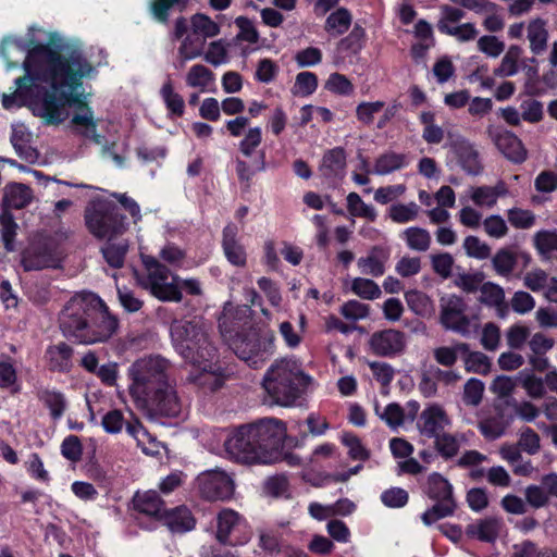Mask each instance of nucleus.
Instances as JSON below:
<instances>
[{
  "instance_id": "obj_1",
  "label": "nucleus",
  "mask_w": 557,
  "mask_h": 557,
  "mask_svg": "<svg viewBox=\"0 0 557 557\" xmlns=\"http://www.w3.org/2000/svg\"><path fill=\"white\" fill-rule=\"evenodd\" d=\"M35 32H42L36 26L28 28V38H5L0 47V54L7 67L14 69L24 58L23 77L14 81L15 90L2 95V106L7 110L30 109L46 124L58 125L70 116V108L81 103L82 81L91 78L97 73L96 64L79 49L63 50V39L59 34H49L48 44L37 42Z\"/></svg>"
},
{
  "instance_id": "obj_2",
  "label": "nucleus",
  "mask_w": 557,
  "mask_h": 557,
  "mask_svg": "<svg viewBox=\"0 0 557 557\" xmlns=\"http://www.w3.org/2000/svg\"><path fill=\"white\" fill-rule=\"evenodd\" d=\"M170 371L171 362L160 355L143 356L128 367V393L137 408L169 418L184 414Z\"/></svg>"
},
{
  "instance_id": "obj_3",
  "label": "nucleus",
  "mask_w": 557,
  "mask_h": 557,
  "mask_svg": "<svg viewBox=\"0 0 557 557\" xmlns=\"http://www.w3.org/2000/svg\"><path fill=\"white\" fill-rule=\"evenodd\" d=\"M171 337L175 350L193 366L187 376L189 384L205 395L223 387L226 374L200 319L175 320L171 325Z\"/></svg>"
},
{
  "instance_id": "obj_4",
  "label": "nucleus",
  "mask_w": 557,
  "mask_h": 557,
  "mask_svg": "<svg viewBox=\"0 0 557 557\" xmlns=\"http://www.w3.org/2000/svg\"><path fill=\"white\" fill-rule=\"evenodd\" d=\"M286 425L275 418H264L228 430L223 449L216 454L240 465H272L280 459Z\"/></svg>"
},
{
  "instance_id": "obj_5",
  "label": "nucleus",
  "mask_w": 557,
  "mask_h": 557,
  "mask_svg": "<svg viewBox=\"0 0 557 557\" xmlns=\"http://www.w3.org/2000/svg\"><path fill=\"white\" fill-rule=\"evenodd\" d=\"M60 329L67 338L84 345L103 343L116 332L119 322L94 293L72 297L62 310Z\"/></svg>"
},
{
  "instance_id": "obj_6",
  "label": "nucleus",
  "mask_w": 557,
  "mask_h": 557,
  "mask_svg": "<svg viewBox=\"0 0 557 557\" xmlns=\"http://www.w3.org/2000/svg\"><path fill=\"white\" fill-rule=\"evenodd\" d=\"M313 386V379L305 373L301 362L296 358L275 360L262 379V387L270 403L282 407L294 406Z\"/></svg>"
},
{
  "instance_id": "obj_7",
  "label": "nucleus",
  "mask_w": 557,
  "mask_h": 557,
  "mask_svg": "<svg viewBox=\"0 0 557 557\" xmlns=\"http://www.w3.org/2000/svg\"><path fill=\"white\" fill-rule=\"evenodd\" d=\"M231 318V311L225 308L219 320V326L223 337L230 342V347L240 359L257 366L259 361H263L273 354L275 337L272 332L243 336L236 331V325H230Z\"/></svg>"
},
{
  "instance_id": "obj_8",
  "label": "nucleus",
  "mask_w": 557,
  "mask_h": 557,
  "mask_svg": "<svg viewBox=\"0 0 557 557\" xmlns=\"http://www.w3.org/2000/svg\"><path fill=\"white\" fill-rule=\"evenodd\" d=\"M145 273L137 276L141 287L161 301H181L180 277L154 257H143Z\"/></svg>"
},
{
  "instance_id": "obj_9",
  "label": "nucleus",
  "mask_w": 557,
  "mask_h": 557,
  "mask_svg": "<svg viewBox=\"0 0 557 557\" xmlns=\"http://www.w3.org/2000/svg\"><path fill=\"white\" fill-rule=\"evenodd\" d=\"M85 223L88 231L99 239L114 240L128 228L126 218L119 213L112 203L97 200L85 210Z\"/></svg>"
},
{
  "instance_id": "obj_10",
  "label": "nucleus",
  "mask_w": 557,
  "mask_h": 557,
  "mask_svg": "<svg viewBox=\"0 0 557 557\" xmlns=\"http://www.w3.org/2000/svg\"><path fill=\"white\" fill-rule=\"evenodd\" d=\"M467 304L455 294L443 295L440 299V322L445 330L462 336H470L479 329L474 318L467 315Z\"/></svg>"
},
{
  "instance_id": "obj_11",
  "label": "nucleus",
  "mask_w": 557,
  "mask_h": 557,
  "mask_svg": "<svg viewBox=\"0 0 557 557\" xmlns=\"http://www.w3.org/2000/svg\"><path fill=\"white\" fill-rule=\"evenodd\" d=\"M199 494L208 500H227L235 492L232 474L221 468L206 470L196 478Z\"/></svg>"
},
{
  "instance_id": "obj_12",
  "label": "nucleus",
  "mask_w": 557,
  "mask_h": 557,
  "mask_svg": "<svg viewBox=\"0 0 557 557\" xmlns=\"http://www.w3.org/2000/svg\"><path fill=\"white\" fill-rule=\"evenodd\" d=\"M372 354L380 357H395L401 355L407 347V336L395 329L374 332L368 342Z\"/></svg>"
},
{
  "instance_id": "obj_13",
  "label": "nucleus",
  "mask_w": 557,
  "mask_h": 557,
  "mask_svg": "<svg viewBox=\"0 0 557 557\" xmlns=\"http://www.w3.org/2000/svg\"><path fill=\"white\" fill-rule=\"evenodd\" d=\"M246 523L240 516L233 509H223L218 515L216 540L221 544L243 545L249 540V534H244L242 539L233 537L236 532H244Z\"/></svg>"
},
{
  "instance_id": "obj_14",
  "label": "nucleus",
  "mask_w": 557,
  "mask_h": 557,
  "mask_svg": "<svg viewBox=\"0 0 557 557\" xmlns=\"http://www.w3.org/2000/svg\"><path fill=\"white\" fill-rule=\"evenodd\" d=\"M449 148L467 174L475 176L482 172L479 152L469 140L458 136L449 143Z\"/></svg>"
},
{
  "instance_id": "obj_15",
  "label": "nucleus",
  "mask_w": 557,
  "mask_h": 557,
  "mask_svg": "<svg viewBox=\"0 0 557 557\" xmlns=\"http://www.w3.org/2000/svg\"><path fill=\"white\" fill-rule=\"evenodd\" d=\"M450 425V419L440 405L428 406L420 414L418 428L422 435L437 437Z\"/></svg>"
},
{
  "instance_id": "obj_16",
  "label": "nucleus",
  "mask_w": 557,
  "mask_h": 557,
  "mask_svg": "<svg viewBox=\"0 0 557 557\" xmlns=\"http://www.w3.org/2000/svg\"><path fill=\"white\" fill-rule=\"evenodd\" d=\"M509 194L505 182L498 181L494 186H471L466 191V197L478 208L492 209L502 197Z\"/></svg>"
},
{
  "instance_id": "obj_17",
  "label": "nucleus",
  "mask_w": 557,
  "mask_h": 557,
  "mask_svg": "<svg viewBox=\"0 0 557 557\" xmlns=\"http://www.w3.org/2000/svg\"><path fill=\"white\" fill-rule=\"evenodd\" d=\"M319 172L332 184L343 180L346 172V153L342 147L327 150L321 160Z\"/></svg>"
},
{
  "instance_id": "obj_18",
  "label": "nucleus",
  "mask_w": 557,
  "mask_h": 557,
  "mask_svg": "<svg viewBox=\"0 0 557 557\" xmlns=\"http://www.w3.org/2000/svg\"><path fill=\"white\" fill-rule=\"evenodd\" d=\"M21 263L25 271H38L58 267L59 258L48 246H32L23 252Z\"/></svg>"
},
{
  "instance_id": "obj_19",
  "label": "nucleus",
  "mask_w": 557,
  "mask_h": 557,
  "mask_svg": "<svg viewBox=\"0 0 557 557\" xmlns=\"http://www.w3.org/2000/svg\"><path fill=\"white\" fill-rule=\"evenodd\" d=\"M238 227L230 223L223 230L222 248L226 260L235 267H245L247 253L245 247L238 240Z\"/></svg>"
},
{
  "instance_id": "obj_20",
  "label": "nucleus",
  "mask_w": 557,
  "mask_h": 557,
  "mask_svg": "<svg viewBox=\"0 0 557 557\" xmlns=\"http://www.w3.org/2000/svg\"><path fill=\"white\" fill-rule=\"evenodd\" d=\"M490 134L498 150L510 161L521 163L525 160L527 150L521 140L509 131H498Z\"/></svg>"
},
{
  "instance_id": "obj_21",
  "label": "nucleus",
  "mask_w": 557,
  "mask_h": 557,
  "mask_svg": "<svg viewBox=\"0 0 557 557\" xmlns=\"http://www.w3.org/2000/svg\"><path fill=\"white\" fill-rule=\"evenodd\" d=\"M172 533H186L195 529L196 519L186 506L165 510L160 519Z\"/></svg>"
},
{
  "instance_id": "obj_22",
  "label": "nucleus",
  "mask_w": 557,
  "mask_h": 557,
  "mask_svg": "<svg viewBox=\"0 0 557 557\" xmlns=\"http://www.w3.org/2000/svg\"><path fill=\"white\" fill-rule=\"evenodd\" d=\"M185 83L199 92H211L215 87V75L203 64H194L186 73Z\"/></svg>"
},
{
  "instance_id": "obj_23",
  "label": "nucleus",
  "mask_w": 557,
  "mask_h": 557,
  "mask_svg": "<svg viewBox=\"0 0 557 557\" xmlns=\"http://www.w3.org/2000/svg\"><path fill=\"white\" fill-rule=\"evenodd\" d=\"M133 503L137 511L153 517L157 520H160L165 511L163 500L159 494L152 490L136 493Z\"/></svg>"
},
{
  "instance_id": "obj_24",
  "label": "nucleus",
  "mask_w": 557,
  "mask_h": 557,
  "mask_svg": "<svg viewBox=\"0 0 557 557\" xmlns=\"http://www.w3.org/2000/svg\"><path fill=\"white\" fill-rule=\"evenodd\" d=\"M500 527L499 519L485 518L470 523L466 529V534L471 539L491 543L498 537Z\"/></svg>"
},
{
  "instance_id": "obj_25",
  "label": "nucleus",
  "mask_w": 557,
  "mask_h": 557,
  "mask_svg": "<svg viewBox=\"0 0 557 557\" xmlns=\"http://www.w3.org/2000/svg\"><path fill=\"white\" fill-rule=\"evenodd\" d=\"M388 252L382 247L372 248L366 257L359 258L357 265L362 274L381 276L385 272Z\"/></svg>"
},
{
  "instance_id": "obj_26",
  "label": "nucleus",
  "mask_w": 557,
  "mask_h": 557,
  "mask_svg": "<svg viewBox=\"0 0 557 557\" xmlns=\"http://www.w3.org/2000/svg\"><path fill=\"white\" fill-rule=\"evenodd\" d=\"M527 37L533 54L540 55L544 53L547 49L549 37L546 21L540 17L531 20L527 26Z\"/></svg>"
},
{
  "instance_id": "obj_27",
  "label": "nucleus",
  "mask_w": 557,
  "mask_h": 557,
  "mask_svg": "<svg viewBox=\"0 0 557 557\" xmlns=\"http://www.w3.org/2000/svg\"><path fill=\"white\" fill-rule=\"evenodd\" d=\"M480 302L494 307L497 311L498 317L506 318L508 308L505 302V293L504 289L494 283L487 282L481 285L480 287Z\"/></svg>"
},
{
  "instance_id": "obj_28",
  "label": "nucleus",
  "mask_w": 557,
  "mask_h": 557,
  "mask_svg": "<svg viewBox=\"0 0 557 557\" xmlns=\"http://www.w3.org/2000/svg\"><path fill=\"white\" fill-rule=\"evenodd\" d=\"M408 164L409 159L405 153L387 151L375 159L374 166L372 168V174L381 176L388 175L406 168Z\"/></svg>"
},
{
  "instance_id": "obj_29",
  "label": "nucleus",
  "mask_w": 557,
  "mask_h": 557,
  "mask_svg": "<svg viewBox=\"0 0 557 557\" xmlns=\"http://www.w3.org/2000/svg\"><path fill=\"white\" fill-rule=\"evenodd\" d=\"M73 349L65 343L49 346L46 350V358L53 371L67 372L72 368Z\"/></svg>"
},
{
  "instance_id": "obj_30",
  "label": "nucleus",
  "mask_w": 557,
  "mask_h": 557,
  "mask_svg": "<svg viewBox=\"0 0 557 557\" xmlns=\"http://www.w3.org/2000/svg\"><path fill=\"white\" fill-rule=\"evenodd\" d=\"M160 97L171 116H182L185 112V101L183 97L175 91L173 81L170 76L163 82L160 88Z\"/></svg>"
},
{
  "instance_id": "obj_31",
  "label": "nucleus",
  "mask_w": 557,
  "mask_h": 557,
  "mask_svg": "<svg viewBox=\"0 0 557 557\" xmlns=\"http://www.w3.org/2000/svg\"><path fill=\"white\" fill-rule=\"evenodd\" d=\"M126 431L136 440L144 454L156 456L160 453L161 444L141 424L127 423Z\"/></svg>"
},
{
  "instance_id": "obj_32",
  "label": "nucleus",
  "mask_w": 557,
  "mask_h": 557,
  "mask_svg": "<svg viewBox=\"0 0 557 557\" xmlns=\"http://www.w3.org/2000/svg\"><path fill=\"white\" fill-rule=\"evenodd\" d=\"M33 198L32 190L24 184H10L4 188L3 203L10 209H22L26 207Z\"/></svg>"
},
{
  "instance_id": "obj_33",
  "label": "nucleus",
  "mask_w": 557,
  "mask_h": 557,
  "mask_svg": "<svg viewBox=\"0 0 557 557\" xmlns=\"http://www.w3.org/2000/svg\"><path fill=\"white\" fill-rule=\"evenodd\" d=\"M38 399L49 409L53 420H59L66 408V400L61 392L55 389H41L37 394Z\"/></svg>"
},
{
  "instance_id": "obj_34",
  "label": "nucleus",
  "mask_w": 557,
  "mask_h": 557,
  "mask_svg": "<svg viewBox=\"0 0 557 557\" xmlns=\"http://www.w3.org/2000/svg\"><path fill=\"white\" fill-rule=\"evenodd\" d=\"M516 380L531 398H541L544 396L545 380L536 376L532 370H521Z\"/></svg>"
},
{
  "instance_id": "obj_35",
  "label": "nucleus",
  "mask_w": 557,
  "mask_h": 557,
  "mask_svg": "<svg viewBox=\"0 0 557 557\" xmlns=\"http://www.w3.org/2000/svg\"><path fill=\"white\" fill-rule=\"evenodd\" d=\"M419 120L423 125L422 138L431 145H437L444 139V129L435 124V114L432 111H422Z\"/></svg>"
},
{
  "instance_id": "obj_36",
  "label": "nucleus",
  "mask_w": 557,
  "mask_h": 557,
  "mask_svg": "<svg viewBox=\"0 0 557 557\" xmlns=\"http://www.w3.org/2000/svg\"><path fill=\"white\" fill-rule=\"evenodd\" d=\"M127 250L128 244L125 239H120L116 243H113V240L108 242V244L101 248L107 263L114 269L123 267Z\"/></svg>"
},
{
  "instance_id": "obj_37",
  "label": "nucleus",
  "mask_w": 557,
  "mask_h": 557,
  "mask_svg": "<svg viewBox=\"0 0 557 557\" xmlns=\"http://www.w3.org/2000/svg\"><path fill=\"white\" fill-rule=\"evenodd\" d=\"M72 123L84 136L94 138L97 143L100 141L96 134V122L90 108L81 107L79 112L74 114Z\"/></svg>"
},
{
  "instance_id": "obj_38",
  "label": "nucleus",
  "mask_w": 557,
  "mask_h": 557,
  "mask_svg": "<svg viewBox=\"0 0 557 557\" xmlns=\"http://www.w3.org/2000/svg\"><path fill=\"white\" fill-rule=\"evenodd\" d=\"M374 411L393 430L398 429L405 422L404 409L396 403H391L384 407L375 404Z\"/></svg>"
},
{
  "instance_id": "obj_39",
  "label": "nucleus",
  "mask_w": 557,
  "mask_h": 557,
  "mask_svg": "<svg viewBox=\"0 0 557 557\" xmlns=\"http://www.w3.org/2000/svg\"><path fill=\"white\" fill-rule=\"evenodd\" d=\"M437 503L424 511L421 519L425 525H431L440 519L449 517L454 513L456 504L454 498L436 499Z\"/></svg>"
},
{
  "instance_id": "obj_40",
  "label": "nucleus",
  "mask_w": 557,
  "mask_h": 557,
  "mask_svg": "<svg viewBox=\"0 0 557 557\" xmlns=\"http://www.w3.org/2000/svg\"><path fill=\"white\" fill-rule=\"evenodd\" d=\"M205 40L193 33L182 41L178 48V58L183 66L187 61L200 57L203 52Z\"/></svg>"
},
{
  "instance_id": "obj_41",
  "label": "nucleus",
  "mask_w": 557,
  "mask_h": 557,
  "mask_svg": "<svg viewBox=\"0 0 557 557\" xmlns=\"http://www.w3.org/2000/svg\"><path fill=\"white\" fill-rule=\"evenodd\" d=\"M522 49L519 46H510L502 59L499 66L495 70V75L499 77H510L518 73V62L521 58Z\"/></svg>"
},
{
  "instance_id": "obj_42",
  "label": "nucleus",
  "mask_w": 557,
  "mask_h": 557,
  "mask_svg": "<svg viewBox=\"0 0 557 557\" xmlns=\"http://www.w3.org/2000/svg\"><path fill=\"white\" fill-rule=\"evenodd\" d=\"M348 212L352 216L364 218L373 222L377 212L371 205L366 203L357 193H349L346 197Z\"/></svg>"
},
{
  "instance_id": "obj_43",
  "label": "nucleus",
  "mask_w": 557,
  "mask_h": 557,
  "mask_svg": "<svg viewBox=\"0 0 557 557\" xmlns=\"http://www.w3.org/2000/svg\"><path fill=\"white\" fill-rule=\"evenodd\" d=\"M193 33L206 41L220 33V25L208 15L197 13L191 17Z\"/></svg>"
},
{
  "instance_id": "obj_44",
  "label": "nucleus",
  "mask_w": 557,
  "mask_h": 557,
  "mask_svg": "<svg viewBox=\"0 0 557 557\" xmlns=\"http://www.w3.org/2000/svg\"><path fill=\"white\" fill-rule=\"evenodd\" d=\"M420 212V207L414 202L395 203L388 209L389 219L398 224L409 223L414 221Z\"/></svg>"
},
{
  "instance_id": "obj_45",
  "label": "nucleus",
  "mask_w": 557,
  "mask_h": 557,
  "mask_svg": "<svg viewBox=\"0 0 557 557\" xmlns=\"http://www.w3.org/2000/svg\"><path fill=\"white\" fill-rule=\"evenodd\" d=\"M405 299L410 310L418 315L424 317L433 312L434 307L431 298L422 292L409 290L405 294Z\"/></svg>"
},
{
  "instance_id": "obj_46",
  "label": "nucleus",
  "mask_w": 557,
  "mask_h": 557,
  "mask_svg": "<svg viewBox=\"0 0 557 557\" xmlns=\"http://www.w3.org/2000/svg\"><path fill=\"white\" fill-rule=\"evenodd\" d=\"M469 345L467 343H458L454 346H442L433 350L435 361L443 367H453L459 352H467Z\"/></svg>"
},
{
  "instance_id": "obj_47",
  "label": "nucleus",
  "mask_w": 557,
  "mask_h": 557,
  "mask_svg": "<svg viewBox=\"0 0 557 557\" xmlns=\"http://www.w3.org/2000/svg\"><path fill=\"white\" fill-rule=\"evenodd\" d=\"M401 237L410 249L417 251L428 250L431 244L430 233L421 227H409L403 232Z\"/></svg>"
},
{
  "instance_id": "obj_48",
  "label": "nucleus",
  "mask_w": 557,
  "mask_h": 557,
  "mask_svg": "<svg viewBox=\"0 0 557 557\" xmlns=\"http://www.w3.org/2000/svg\"><path fill=\"white\" fill-rule=\"evenodd\" d=\"M428 495L433 499L453 498L451 484L441 474L432 473L428 479Z\"/></svg>"
},
{
  "instance_id": "obj_49",
  "label": "nucleus",
  "mask_w": 557,
  "mask_h": 557,
  "mask_svg": "<svg viewBox=\"0 0 557 557\" xmlns=\"http://www.w3.org/2000/svg\"><path fill=\"white\" fill-rule=\"evenodd\" d=\"M364 41L366 30L361 26L355 25L349 35L338 42V50L349 54H357L362 50Z\"/></svg>"
},
{
  "instance_id": "obj_50",
  "label": "nucleus",
  "mask_w": 557,
  "mask_h": 557,
  "mask_svg": "<svg viewBox=\"0 0 557 557\" xmlns=\"http://www.w3.org/2000/svg\"><path fill=\"white\" fill-rule=\"evenodd\" d=\"M465 369L469 373L487 374L491 370L490 358L481 351L462 352Z\"/></svg>"
},
{
  "instance_id": "obj_51",
  "label": "nucleus",
  "mask_w": 557,
  "mask_h": 557,
  "mask_svg": "<svg viewBox=\"0 0 557 557\" xmlns=\"http://www.w3.org/2000/svg\"><path fill=\"white\" fill-rule=\"evenodd\" d=\"M463 441V435L442 433L435 437V445L443 457L451 458L457 455Z\"/></svg>"
},
{
  "instance_id": "obj_52",
  "label": "nucleus",
  "mask_w": 557,
  "mask_h": 557,
  "mask_svg": "<svg viewBox=\"0 0 557 557\" xmlns=\"http://www.w3.org/2000/svg\"><path fill=\"white\" fill-rule=\"evenodd\" d=\"M351 24V16L345 9H338L330 14L325 22V29L332 36L344 34Z\"/></svg>"
},
{
  "instance_id": "obj_53",
  "label": "nucleus",
  "mask_w": 557,
  "mask_h": 557,
  "mask_svg": "<svg viewBox=\"0 0 557 557\" xmlns=\"http://www.w3.org/2000/svg\"><path fill=\"white\" fill-rule=\"evenodd\" d=\"M534 244L540 255L548 259L553 252L557 251V230L539 231L534 235Z\"/></svg>"
},
{
  "instance_id": "obj_54",
  "label": "nucleus",
  "mask_w": 557,
  "mask_h": 557,
  "mask_svg": "<svg viewBox=\"0 0 557 557\" xmlns=\"http://www.w3.org/2000/svg\"><path fill=\"white\" fill-rule=\"evenodd\" d=\"M341 314L350 322L364 320L370 314V307L358 300H348L339 308Z\"/></svg>"
},
{
  "instance_id": "obj_55",
  "label": "nucleus",
  "mask_w": 557,
  "mask_h": 557,
  "mask_svg": "<svg viewBox=\"0 0 557 557\" xmlns=\"http://www.w3.org/2000/svg\"><path fill=\"white\" fill-rule=\"evenodd\" d=\"M351 290L357 296L369 300L376 299L381 295L380 286L374 281L363 277L352 280Z\"/></svg>"
},
{
  "instance_id": "obj_56",
  "label": "nucleus",
  "mask_w": 557,
  "mask_h": 557,
  "mask_svg": "<svg viewBox=\"0 0 557 557\" xmlns=\"http://www.w3.org/2000/svg\"><path fill=\"white\" fill-rule=\"evenodd\" d=\"M318 87V77L312 72H300L297 74L293 87V94L307 97L312 95Z\"/></svg>"
},
{
  "instance_id": "obj_57",
  "label": "nucleus",
  "mask_w": 557,
  "mask_h": 557,
  "mask_svg": "<svg viewBox=\"0 0 557 557\" xmlns=\"http://www.w3.org/2000/svg\"><path fill=\"white\" fill-rule=\"evenodd\" d=\"M484 393V383L475 377L469 379L463 386L462 400L466 405L476 407Z\"/></svg>"
},
{
  "instance_id": "obj_58",
  "label": "nucleus",
  "mask_w": 557,
  "mask_h": 557,
  "mask_svg": "<svg viewBox=\"0 0 557 557\" xmlns=\"http://www.w3.org/2000/svg\"><path fill=\"white\" fill-rule=\"evenodd\" d=\"M500 329L493 322L485 323L481 331L480 343L487 351H495L500 346Z\"/></svg>"
},
{
  "instance_id": "obj_59",
  "label": "nucleus",
  "mask_w": 557,
  "mask_h": 557,
  "mask_svg": "<svg viewBox=\"0 0 557 557\" xmlns=\"http://www.w3.org/2000/svg\"><path fill=\"white\" fill-rule=\"evenodd\" d=\"M187 0H153L150 9L153 17L159 22H166L170 10L174 8L184 9Z\"/></svg>"
},
{
  "instance_id": "obj_60",
  "label": "nucleus",
  "mask_w": 557,
  "mask_h": 557,
  "mask_svg": "<svg viewBox=\"0 0 557 557\" xmlns=\"http://www.w3.org/2000/svg\"><path fill=\"white\" fill-rule=\"evenodd\" d=\"M495 271L503 276L509 275L516 265V255L507 249H500L496 252L493 260Z\"/></svg>"
},
{
  "instance_id": "obj_61",
  "label": "nucleus",
  "mask_w": 557,
  "mask_h": 557,
  "mask_svg": "<svg viewBox=\"0 0 557 557\" xmlns=\"http://www.w3.org/2000/svg\"><path fill=\"white\" fill-rule=\"evenodd\" d=\"M325 88L339 96H350L354 92L352 83L343 74L333 73L325 82Z\"/></svg>"
},
{
  "instance_id": "obj_62",
  "label": "nucleus",
  "mask_w": 557,
  "mask_h": 557,
  "mask_svg": "<svg viewBox=\"0 0 557 557\" xmlns=\"http://www.w3.org/2000/svg\"><path fill=\"white\" fill-rule=\"evenodd\" d=\"M507 218L509 223L516 227L521 230L530 228L535 223V215L530 210H524L520 208H511L507 211Z\"/></svg>"
},
{
  "instance_id": "obj_63",
  "label": "nucleus",
  "mask_w": 557,
  "mask_h": 557,
  "mask_svg": "<svg viewBox=\"0 0 557 557\" xmlns=\"http://www.w3.org/2000/svg\"><path fill=\"white\" fill-rule=\"evenodd\" d=\"M384 107L385 102L380 100L360 102L356 108V116L362 124L370 125L373 123L374 115L381 112Z\"/></svg>"
},
{
  "instance_id": "obj_64",
  "label": "nucleus",
  "mask_w": 557,
  "mask_h": 557,
  "mask_svg": "<svg viewBox=\"0 0 557 557\" xmlns=\"http://www.w3.org/2000/svg\"><path fill=\"white\" fill-rule=\"evenodd\" d=\"M343 444L348 448V455L354 460L364 461L370 457L369 450L362 445L360 438L351 433L342 436Z\"/></svg>"
}]
</instances>
